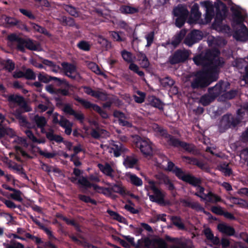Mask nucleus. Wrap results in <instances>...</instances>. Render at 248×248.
<instances>
[{
	"label": "nucleus",
	"instance_id": "473e14b6",
	"mask_svg": "<svg viewBox=\"0 0 248 248\" xmlns=\"http://www.w3.org/2000/svg\"><path fill=\"white\" fill-rule=\"evenodd\" d=\"M2 123L0 122V138H3L6 136L10 137L14 136V131L12 128L5 126Z\"/></svg>",
	"mask_w": 248,
	"mask_h": 248
},
{
	"label": "nucleus",
	"instance_id": "6e6d98bb",
	"mask_svg": "<svg viewBox=\"0 0 248 248\" xmlns=\"http://www.w3.org/2000/svg\"><path fill=\"white\" fill-rule=\"evenodd\" d=\"M180 202L183 204L185 207H190L192 209L195 210L197 208L199 204L198 202H191L187 200L182 199L180 200Z\"/></svg>",
	"mask_w": 248,
	"mask_h": 248
},
{
	"label": "nucleus",
	"instance_id": "f257e3e1",
	"mask_svg": "<svg viewBox=\"0 0 248 248\" xmlns=\"http://www.w3.org/2000/svg\"><path fill=\"white\" fill-rule=\"evenodd\" d=\"M191 243L190 239L173 238L166 235L164 239L160 237L150 239L145 237L138 241L135 248H140L142 246L144 248H151L150 246H153V248H192Z\"/></svg>",
	"mask_w": 248,
	"mask_h": 248
},
{
	"label": "nucleus",
	"instance_id": "9b49d317",
	"mask_svg": "<svg viewBox=\"0 0 248 248\" xmlns=\"http://www.w3.org/2000/svg\"><path fill=\"white\" fill-rule=\"evenodd\" d=\"M38 79L40 82L45 83H48L52 81L56 86L59 87L62 85H68L65 79L49 76L44 72H40L38 74Z\"/></svg>",
	"mask_w": 248,
	"mask_h": 248
},
{
	"label": "nucleus",
	"instance_id": "7c9ffc66",
	"mask_svg": "<svg viewBox=\"0 0 248 248\" xmlns=\"http://www.w3.org/2000/svg\"><path fill=\"white\" fill-rule=\"evenodd\" d=\"M98 167L106 175L112 178L114 177V175L112 174L114 172V170L110 165L108 163H106L105 165L99 163L98 164Z\"/></svg>",
	"mask_w": 248,
	"mask_h": 248
},
{
	"label": "nucleus",
	"instance_id": "72a5a7b5",
	"mask_svg": "<svg viewBox=\"0 0 248 248\" xmlns=\"http://www.w3.org/2000/svg\"><path fill=\"white\" fill-rule=\"evenodd\" d=\"M138 60L140 61V64L143 68H148L150 65L149 61L146 54L142 52L139 51L137 53Z\"/></svg>",
	"mask_w": 248,
	"mask_h": 248
},
{
	"label": "nucleus",
	"instance_id": "e2e57ef3",
	"mask_svg": "<svg viewBox=\"0 0 248 248\" xmlns=\"http://www.w3.org/2000/svg\"><path fill=\"white\" fill-rule=\"evenodd\" d=\"M36 74L30 68H27L25 71L24 78L27 80H35Z\"/></svg>",
	"mask_w": 248,
	"mask_h": 248
},
{
	"label": "nucleus",
	"instance_id": "7ed1b4c3",
	"mask_svg": "<svg viewBox=\"0 0 248 248\" xmlns=\"http://www.w3.org/2000/svg\"><path fill=\"white\" fill-rule=\"evenodd\" d=\"M9 41L16 43V49L21 52L25 53L26 48L31 51H38L40 45L37 42L30 38H24L16 33H11L7 36Z\"/></svg>",
	"mask_w": 248,
	"mask_h": 248
},
{
	"label": "nucleus",
	"instance_id": "4c0bfd02",
	"mask_svg": "<svg viewBox=\"0 0 248 248\" xmlns=\"http://www.w3.org/2000/svg\"><path fill=\"white\" fill-rule=\"evenodd\" d=\"M219 54V51L218 49H215L213 50H207L204 55L207 62L209 63L215 58L217 57Z\"/></svg>",
	"mask_w": 248,
	"mask_h": 248
},
{
	"label": "nucleus",
	"instance_id": "bf43d9fd",
	"mask_svg": "<svg viewBox=\"0 0 248 248\" xmlns=\"http://www.w3.org/2000/svg\"><path fill=\"white\" fill-rule=\"evenodd\" d=\"M4 68L9 72H12L15 68V63L11 59L4 60Z\"/></svg>",
	"mask_w": 248,
	"mask_h": 248
},
{
	"label": "nucleus",
	"instance_id": "4468645a",
	"mask_svg": "<svg viewBox=\"0 0 248 248\" xmlns=\"http://www.w3.org/2000/svg\"><path fill=\"white\" fill-rule=\"evenodd\" d=\"M219 4L222 6V9L221 10L220 9L218 5L216 6V16L213 23V26L216 27L221 26L223 20L226 17V14L227 11L226 5L223 2L219 1Z\"/></svg>",
	"mask_w": 248,
	"mask_h": 248
},
{
	"label": "nucleus",
	"instance_id": "774afa93",
	"mask_svg": "<svg viewBox=\"0 0 248 248\" xmlns=\"http://www.w3.org/2000/svg\"><path fill=\"white\" fill-rule=\"evenodd\" d=\"M238 91L236 90H231L229 92H225L223 96L225 98L228 99H232L237 94Z\"/></svg>",
	"mask_w": 248,
	"mask_h": 248
},
{
	"label": "nucleus",
	"instance_id": "f3484780",
	"mask_svg": "<svg viewBox=\"0 0 248 248\" xmlns=\"http://www.w3.org/2000/svg\"><path fill=\"white\" fill-rule=\"evenodd\" d=\"M167 170L172 172L179 180L183 182H185L190 174V173H186L181 168L176 166L174 163L170 161L168 162Z\"/></svg>",
	"mask_w": 248,
	"mask_h": 248
},
{
	"label": "nucleus",
	"instance_id": "ddd939ff",
	"mask_svg": "<svg viewBox=\"0 0 248 248\" xmlns=\"http://www.w3.org/2000/svg\"><path fill=\"white\" fill-rule=\"evenodd\" d=\"M8 100L9 102L16 103L19 106V109L23 110V112H28L32 110L31 107L29 105L22 96L11 94L8 96Z\"/></svg>",
	"mask_w": 248,
	"mask_h": 248
},
{
	"label": "nucleus",
	"instance_id": "c9c22d12",
	"mask_svg": "<svg viewBox=\"0 0 248 248\" xmlns=\"http://www.w3.org/2000/svg\"><path fill=\"white\" fill-rule=\"evenodd\" d=\"M109 34L114 41L121 42H124L126 38L124 33L122 31H110Z\"/></svg>",
	"mask_w": 248,
	"mask_h": 248
},
{
	"label": "nucleus",
	"instance_id": "f704fd0d",
	"mask_svg": "<svg viewBox=\"0 0 248 248\" xmlns=\"http://www.w3.org/2000/svg\"><path fill=\"white\" fill-rule=\"evenodd\" d=\"M232 126L230 123V117L227 115H224L220 122L219 126V130L221 132H224Z\"/></svg>",
	"mask_w": 248,
	"mask_h": 248
},
{
	"label": "nucleus",
	"instance_id": "aec40b11",
	"mask_svg": "<svg viewBox=\"0 0 248 248\" xmlns=\"http://www.w3.org/2000/svg\"><path fill=\"white\" fill-rule=\"evenodd\" d=\"M201 5L206 9L205 19L207 22L211 21L215 16L214 6L211 1H204L201 2Z\"/></svg>",
	"mask_w": 248,
	"mask_h": 248
},
{
	"label": "nucleus",
	"instance_id": "c03bdc74",
	"mask_svg": "<svg viewBox=\"0 0 248 248\" xmlns=\"http://www.w3.org/2000/svg\"><path fill=\"white\" fill-rule=\"evenodd\" d=\"M33 120L38 128L45 127L47 124V121L46 118L44 116H39L38 114L34 116Z\"/></svg>",
	"mask_w": 248,
	"mask_h": 248
},
{
	"label": "nucleus",
	"instance_id": "412c9836",
	"mask_svg": "<svg viewBox=\"0 0 248 248\" xmlns=\"http://www.w3.org/2000/svg\"><path fill=\"white\" fill-rule=\"evenodd\" d=\"M194 195L200 197L202 200L208 202L217 203L222 201L220 197L211 191H209L206 194H204V196L200 195L198 192H196Z\"/></svg>",
	"mask_w": 248,
	"mask_h": 248
},
{
	"label": "nucleus",
	"instance_id": "5701e85b",
	"mask_svg": "<svg viewBox=\"0 0 248 248\" xmlns=\"http://www.w3.org/2000/svg\"><path fill=\"white\" fill-rule=\"evenodd\" d=\"M82 88L84 89L85 93L88 95H91L99 99L105 100L107 98V94L105 92L93 90L89 86H85Z\"/></svg>",
	"mask_w": 248,
	"mask_h": 248
},
{
	"label": "nucleus",
	"instance_id": "c85d7f7f",
	"mask_svg": "<svg viewBox=\"0 0 248 248\" xmlns=\"http://www.w3.org/2000/svg\"><path fill=\"white\" fill-rule=\"evenodd\" d=\"M156 178L159 180V182H157V185L163 183L170 191H172L175 190V187L168 176L164 175Z\"/></svg>",
	"mask_w": 248,
	"mask_h": 248
},
{
	"label": "nucleus",
	"instance_id": "ea45409f",
	"mask_svg": "<svg viewBox=\"0 0 248 248\" xmlns=\"http://www.w3.org/2000/svg\"><path fill=\"white\" fill-rule=\"evenodd\" d=\"M97 43L100 45L102 50H108L111 47V42L102 35L98 36Z\"/></svg>",
	"mask_w": 248,
	"mask_h": 248
},
{
	"label": "nucleus",
	"instance_id": "f03ea898",
	"mask_svg": "<svg viewBox=\"0 0 248 248\" xmlns=\"http://www.w3.org/2000/svg\"><path fill=\"white\" fill-rule=\"evenodd\" d=\"M232 11V28L234 26L239 25L240 29H237L234 31L233 37L239 41H246L248 40V29L244 24V16L242 15L241 12L238 10L231 8Z\"/></svg>",
	"mask_w": 248,
	"mask_h": 248
},
{
	"label": "nucleus",
	"instance_id": "3c124183",
	"mask_svg": "<svg viewBox=\"0 0 248 248\" xmlns=\"http://www.w3.org/2000/svg\"><path fill=\"white\" fill-rule=\"evenodd\" d=\"M61 65L63 70L66 73H69L72 74L76 71V66L70 63L67 62H63L62 63Z\"/></svg>",
	"mask_w": 248,
	"mask_h": 248
},
{
	"label": "nucleus",
	"instance_id": "a19ab883",
	"mask_svg": "<svg viewBox=\"0 0 248 248\" xmlns=\"http://www.w3.org/2000/svg\"><path fill=\"white\" fill-rule=\"evenodd\" d=\"M109 186H111L112 192L117 193L122 196H124L126 194L125 189L121 184H115L111 185L108 184Z\"/></svg>",
	"mask_w": 248,
	"mask_h": 248
},
{
	"label": "nucleus",
	"instance_id": "13d9d810",
	"mask_svg": "<svg viewBox=\"0 0 248 248\" xmlns=\"http://www.w3.org/2000/svg\"><path fill=\"white\" fill-rule=\"evenodd\" d=\"M78 198L79 200L85 202V203H91L93 205L97 204V202L92 199L90 197L82 194H78Z\"/></svg>",
	"mask_w": 248,
	"mask_h": 248
},
{
	"label": "nucleus",
	"instance_id": "338daca9",
	"mask_svg": "<svg viewBox=\"0 0 248 248\" xmlns=\"http://www.w3.org/2000/svg\"><path fill=\"white\" fill-rule=\"evenodd\" d=\"M19 11L24 16H27L30 19L34 20L35 16L32 13L30 10L25 9L23 8H19Z\"/></svg>",
	"mask_w": 248,
	"mask_h": 248
},
{
	"label": "nucleus",
	"instance_id": "680f3d73",
	"mask_svg": "<svg viewBox=\"0 0 248 248\" xmlns=\"http://www.w3.org/2000/svg\"><path fill=\"white\" fill-rule=\"evenodd\" d=\"M129 69L137 74L140 77H143L144 76V73L142 71L140 70L139 67L134 63H132L129 64Z\"/></svg>",
	"mask_w": 248,
	"mask_h": 248
},
{
	"label": "nucleus",
	"instance_id": "2eb2a0df",
	"mask_svg": "<svg viewBox=\"0 0 248 248\" xmlns=\"http://www.w3.org/2000/svg\"><path fill=\"white\" fill-rule=\"evenodd\" d=\"M184 40V44L189 47L192 46L194 44L198 43L202 39L203 35L202 31L193 30L186 36Z\"/></svg>",
	"mask_w": 248,
	"mask_h": 248
},
{
	"label": "nucleus",
	"instance_id": "c756f323",
	"mask_svg": "<svg viewBox=\"0 0 248 248\" xmlns=\"http://www.w3.org/2000/svg\"><path fill=\"white\" fill-rule=\"evenodd\" d=\"M208 93L204 94L200 98V102L203 106H207L213 102L216 98L211 91L208 90Z\"/></svg>",
	"mask_w": 248,
	"mask_h": 248
},
{
	"label": "nucleus",
	"instance_id": "2f4dec72",
	"mask_svg": "<svg viewBox=\"0 0 248 248\" xmlns=\"http://www.w3.org/2000/svg\"><path fill=\"white\" fill-rule=\"evenodd\" d=\"M57 217L65 221V223L68 225H71L73 226L77 232H81L82 231L80 228V225L79 223L76 222L74 219H69L67 217L63 216L62 214H60L57 216Z\"/></svg>",
	"mask_w": 248,
	"mask_h": 248
},
{
	"label": "nucleus",
	"instance_id": "49530a36",
	"mask_svg": "<svg viewBox=\"0 0 248 248\" xmlns=\"http://www.w3.org/2000/svg\"><path fill=\"white\" fill-rule=\"evenodd\" d=\"M64 9L72 16L75 17L79 16L80 12L77 8L71 5H65Z\"/></svg>",
	"mask_w": 248,
	"mask_h": 248
},
{
	"label": "nucleus",
	"instance_id": "20e7f679",
	"mask_svg": "<svg viewBox=\"0 0 248 248\" xmlns=\"http://www.w3.org/2000/svg\"><path fill=\"white\" fill-rule=\"evenodd\" d=\"M194 76L190 84L193 90L204 89L217 80L205 69L197 71Z\"/></svg>",
	"mask_w": 248,
	"mask_h": 248
},
{
	"label": "nucleus",
	"instance_id": "9d476101",
	"mask_svg": "<svg viewBox=\"0 0 248 248\" xmlns=\"http://www.w3.org/2000/svg\"><path fill=\"white\" fill-rule=\"evenodd\" d=\"M224 64V62L223 59L217 57L208 63V67L205 70L218 79L220 69Z\"/></svg>",
	"mask_w": 248,
	"mask_h": 248
},
{
	"label": "nucleus",
	"instance_id": "8fccbe9b",
	"mask_svg": "<svg viewBox=\"0 0 248 248\" xmlns=\"http://www.w3.org/2000/svg\"><path fill=\"white\" fill-rule=\"evenodd\" d=\"M113 148V154L115 157H119L121 155L122 153H125L128 149L125 148L123 145L120 144V145H114Z\"/></svg>",
	"mask_w": 248,
	"mask_h": 248
},
{
	"label": "nucleus",
	"instance_id": "dca6fc26",
	"mask_svg": "<svg viewBox=\"0 0 248 248\" xmlns=\"http://www.w3.org/2000/svg\"><path fill=\"white\" fill-rule=\"evenodd\" d=\"M230 87V83L229 82L220 80L214 87L209 88L208 90L217 98L222 93L226 92Z\"/></svg>",
	"mask_w": 248,
	"mask_h": 248
},
{
	"label": "nucleus",
	"instance_id": "0e129e2a",
	"mask_svg": "<svg viewBox=\"0 0 248 248\" xmlns=\"http://www.w3.org/2000/svg\"><path fill=\"white\" fill-rule=\"evenodd\" d=\"M121 55L123 59L128 63H133L132 60V55L130 52L124 50L121 52Z\"/></svg>",
	"mask_w": 248,
	"mask_h": 248
},
{
	"label": "nucleus",
	"instance_id": "de8ad7c7",
	"mask_svg": "<svg viewBox=\"0 0 248 248\" xmlns=\"http://www.w3.org/2000/svg\"><path fill=\"white\" fill-rule=\"evenodd\" d=\"M30 24L32 28L36 32L43 34L45 35L48 36L49 35V32L44 27H42L39 25L35 23L30 22Z\"/></svg>",
	"mask_w": 248,
	"mask_h": 248
},
{
	"label": "nucleus",
	"instance_id": "39448f33",
	"mask_svg": "<svg viewBox=\"0 0 248 248\" xmlns=\"http://www.w3.org/2000/svg\"><path fill=\"white\" fill-rule=\"evenodd\" d=\"M133 143L135 148L139 149L144 155L150 156L152 155V143L148 139H143L140 136L136 135L134 137Z\"/></svg>",
	"mask_w": 248,
	"mask_h": 248
},
{
	"label": "nucleus",
	"instance_id": "37998d69",
	"mask_svg": "<svg viewBox=\"0 0 248 248\" xmlns=\"http://www.w3.org/2000/svg\"><path fill=\"white\" fill-rule=\"evenodd\" d=\"M193 60L194 63L198 66L208 67V63L206 60L204 55L203 54H200L195 56Z\"/></svg>",
	"mask_w": 248,
	"mask_h": 248
},
{
	"label": "nucleus",
	"instance_id": "b1692460",
	"mask_svg": "<svg viewBox=\"0 0 248 248\" xmlns=\"http://www.w3.org/2000/svg\"><path fill=\"white\" fill-rule=\"evenodd\" d=\"M187 30L183 29L177 32L175 35L172 38L170 44L174 47H177L185 37Z\"/></svg>",
	"mask_w": 248,
	"mask_h": 248
},
{
	"label": "nucleus",
	"instance_id": "0eeeda50",
	"mask_svg": "<svg viewBox=\"0 0 248 248\" xmlns=\"http://www.w3.org/2000/svg\"><path fill=\"white\" fill-rule=\"evenodd\" d=\"M156 130L165 140L167 145L175 148L180 147L182 141H181L174 136L170 134L166 129L157 125L156 128Z\"/></svg>",
	"mask_w": 248,
	"mask_h": 248
},
{
	"label": "nucleus",
	"instance_id": "4be33fe9",
	"mask_svg": "<svg viewBox=\"0 0 248 248\" xmlns=\"http://www.w3.org/2000/svg\"><path fill=\"white\" fill-rule=\"evenodd\" d=\"M139 160L134 154H132L129 155H126L124 159L123 164L126 169L136 168L138 166Z\"/></svg>",
	"mask_w": 248,
	"mask_h": 248
},
{
	"label": "nucleus",
	"instance_id": "a18cd8bd",
	"mask_svg": "<svg viewBox=\"0 0 248 248\" xmlns=\"http://www.w3.org/2000/svg\"><path fill=\"white\" fill-rule=\"evenodd\" d=\"M107 213L113 219L116 220L119 222L126 224L127 221L126 219L118 213L110 210H108Z\"/></svg>",
	"mask_w": 248,
	"mask_h": 248
},
{
	"label": "nucleus",
	"instance_id": "4d7b16f0",
	"mask_svg": "<svg viewBox=\"0 0 248 248\" xmlns=\"http://www.w3.org/2000/svg\"><path fill=\"white\" fill-rule=\"evenodd\" d=\"M191 14L196 19H199L201 16V13L199 11V7L197 3H195L191 8Z\"/></svg>",
	"mask_w": 248,
	"mask_h": 248
},
{
	"label": "nucleus",
	"instance_id": "bb28decb",
	"mask_svg": "<svg viewBox=\"0 0 248 248\" xmlns=\"http://www.w3.org/2000/svg\"><path fill=\"white\" fill-rule=\"evenodd\" d=\"M147 104L159 110L163 109L162 102L154 95H149L147 98Z\"/></svg>",
	"mask_w": 248,
	"mask_h": 248
},
{
	"label": "nucleus",
	"instance_id": "6ab92c4d",
	"mask_svg": "<svg viewBox=\"0 0 248 248\" xmlns=\"http://www.w3.org/2000/svg\"><path fill=\"white\" fill-rule=\"evenodd\" d=\"M62 111L67 114L74 116L76 119L78 120L80 123H83L85 119L84 115L81 112H77L73 109L72 106L69 104H66L64 107L62 108Z\"/></svg>",
	"mask_w": 248,
	"mask_h": 248
},
{
	"label": "nucleus",
	"instance_id": "864d4df0",
	"mask_svg": "<svg viewBox=\"0 0 248 248\" xmlns=\"http://www.w3.org/2000/svg\"><path fill=\"white\" fill-rule=\"evenodd\" d=\"M60 21L63 26H68L69 27H74L76 26L74 19L71 17L62 16Z\"/></svg>",
	"mask_w": 248,
	"mask_h": 248
},
{
	"label": "nucleus",
	"instance_id": "393cba45",
	"mask_svg": "<svg viewBox=\"0 0 248 248\" xmlns=\"http://www.w3.org/2000/svg\"><path fill=\"white\" fill-rule=\"evenodd\" d=\"M179 147H181L185 152L194 155H196L199 153L196 146L192 143H189L182 141Z\"/></svg>",
	"mask_w": 248,
	"mask_h": 248
},
{
	"label": "nucleus",
	"instance_id": "58836bf2",
	"mask_svg": "<svg viewBox=\"0 0 248 248\" xmlns=\"http://www.w3.org/2000/svg\"><path fill=\"white\" fill-rule=\"evenodd\" d=\"M170 220L173 225L180 230H185L186 226L179 216H173L170 217Z\"/></svg>",
	"mask_w": 248,
	"mask_h": 248
},
{
	"label": "nucleus",
	"instance_id": "e433bc0d",
	"mask_svg": "<svg viewBox=\"0 0 248 248\" xmlns=\"http://www.w3.org/2000/svg\"><path fill=\"white\" fill-rule=\"evenodd\" d=\"M50 133H47L46 139L50 141H55L58 143L63 142V138L60 135L55 134L54 130L49 128Z\"/></svg>",
	"mask_w": 248,
	"mask_h": 248
},
{
	"label": "nucleus",
	"instance_id": "423d86ee",
	"mask_svg": "<svg viewBox=\"0 0 248 248\" xmlns=\"http://www.w3.org/2000/svg\"><path fill=\"white\" fill-rule=\"evenodd\" d=\"M149 187L154 193V195H149V199L151 201L157 203L160 205H165V194L156 186L157 182L149 180L148 181Z\"/></svg>",
	"mask_w": 248,
	"mask_h": 248
},
{
	"label": "nucleus",
	"instance_id": "603ef678",
	"mask_svg": "<svg viewBox=\"0 0 248 248\" xmlns=\"http://www.w3.org/2000/svg\"><path fill=\"white\" fill-rule=\"evenodd\" d=\"M120 10L123 14H133L138 12L139 10L135 7L129 5H122L120 7Z\"/></svg>",
	"mask_w": 248,
	"mask_h": 248
},
{
	"label": "nucleus",
	"instance_id": "09e8293b",
	"mask_svg": "<svg viewBox=\"0 0 248 248\" xmlns=\"http://www.w3.org/2000/svg\"><path fill=\"white\" fill-rule=\"evenodd\" d=\"M218 170L223 172L226 176H229L232 173V169L229 167V164L226 162L218 166Z\"/></svg>",
	"mask_w": 248,
	"mask_h": 248
},
{
	"label": "nucleus",
	"instance_id": "79ce46f5",
	"mask_svg": "<svg viewBox=\"0 0 248 248\" xmlns=\"http://www.w3.org/2000/svg\"><path fill=\"white\" fill-rule=\"evenodd\" d=\"M159 81L160 84L165 88H170L175 83V81L169 76L163 78H159Z\"/></svg>",
	"mask_w": 248,
	"mask_h": 248
},
{
	"label": "nucleus",
	"instance_id": "a878e982",
	"mask_svg": "<svg viewBox=\"0 0 248 248\" xmlns=\"http://www.w3.org/2000/svg\"><path fill=\"white\" fill-rule=\"evenodd\" d=\"M173 15L175 17H187L188 11L186 7L181 4H179L173 9Z\"/></svg>",
	"mask_w": 248,
	"mask_h": 248
},
{
	"label": "nucleus",
	"instance_id": "cd10ccee",
	"mask_svg": "<svg viewBox=\"0 0 248 248\" xmlns=\"http://www.w3.org/2000/svg\"><path fill=\"white\" fill-rule=\"evenodd\" d=\"M217 228L219 232L228 236H232L235 232V230L232 227L225 223H219Z\"/></svg>",
	"mask_w": 248,
	"mask_h": 248
},
{
	"label": "nucleus",
	"instance_id": "69168bd1",
	"mask_svg": "<svg viewBox=\"0 0 248 248\" xmlns=\"http://www.w3.org/2000/svg\"><path fill=\"white\" fill-rule=\"evenodd\" d=\"M137 94L140 96L134 95L133 96L134 99L136 103H142L144 102L145 98V93L144 92L138 91L137 92Z\"/></svg>",
	"mask_w": 248,
	"mask_h": 248
},
{
	"label": "nucleus",
	"instance_id": "052dcab7",
	"mask_svg": "<svg viewBox=\"0 0 248 248\" xmlns=\"http://www.w3.org/2000/svg\"><path fill=\"white\" fill-rule=\"evenodd\" d=\"M77 46L79 49L85 51H88L91 48V46L89 42L84 40L79 42Z\"/></svg>",
	"mask_w": 248,
	"mask_h": 248
},
{
	"label": "nucleus",
	"instance_id": "a211bd4d",
	"mask_svg": "<svg viewBox=\"0 0 248 248\" xmlns=\"http://www.w3.org/2000/svg\"><path fill=\"white\" fill-rule=\"evenodd\" d=\"M185 182L197 187V189L199 191L197 192L198 194L201 196H204V194H205L204 193L205 189L200 185L202 183V180L200 178L196 177L190 174Z\"/></svg>",
	"mask_w": 248,
	"mask_h": 248
},
{
	"label": "nucleus",
	"instance_id": "f8f14e48",
	"mask_svg": "<svg viewBox=\"0 0 248 248\" xmlns=\"http://www.w3.org/2000/svg\"><path fill=\"white\" fill-rule=\"evenodd\" d=\"M78 184H80V185L85 188L93 187L94 190L101 189L103 190V193L105 195L109 197L112 195V191L111 186L108 187H101L96 184L91 183L85 177L82 176V177L78 180Z\"/></svg>",
	"mask_w": 248,
	"mask_h": 248
},
{
	"label": "nucleus",
	"instance_id": "1a4fd4ad",
	"mask_svg": "<svg viewBox=\"0 0 248 248\" xmlns=\"http://www.w3.org/2000/svg\"><path fill=\"white\" fill-rule=\"evenodd\" d=\"M189 57L188 51L185 49H177L169 58L170 64L174 65L186 61Z\"/></svg>",
	"mask_w": 248,
	"mask_h": 248
},
{
	"label": "nucleus",
	"instance_id": "6e6552de",
	"mask_svg": "<svg viewBox=\"0 0 248 248\" xmlns=\"http://www.w3.org/2000/svg\"><path fill=\"white\" fill-rule=\"evenodd\" d=\"M74 99L78 103H80L84 108L86 109L92 108L93 110L97 112L99 114L102 118L107 119L108 118V114L107 112L105 110L102 109L98 105L95 104H93L89 101L80 98L78 96H76L74 98Z\"/></svg>",
	"mask_w": 248,
	"mask_h": 248
},
{
	"label": "nucleus",
	"instance_id": "5fc2aeb1",
	"mask_svg": "<svg viewBox=\"0 0 248 248\" xmlns=\"http://www.w3.org/2000/svg\"><path fill=\"white\" fill-rule=\"evenodd\" d=\"M129 178L130 183L134 186H140L143 184V182L141 179L138 177L136 174H130Z\"/></svg>",
	"mask_w": 248,
	"mask_h": 248
}]
</instances>
